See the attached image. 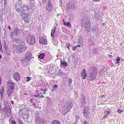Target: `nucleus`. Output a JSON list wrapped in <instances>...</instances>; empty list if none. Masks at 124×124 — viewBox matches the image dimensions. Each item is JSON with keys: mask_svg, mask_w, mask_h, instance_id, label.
Segmentation results:
<instances>
[{"mask_svg": "<svg viewBox=\"0 0 124 124\" xmlns=\"http://www.w3.org/2000/svg\"><path fill=\"white\" fill-rule=\"evenodd\" d=\"M15 42V43L14 44L13 48L15 51L17 53H21L26 50L27 47L22 42L21 39L19 38L16 39Z\"/></svg>", "mask_w": 124, "mask_h": 124, "instance_id": "obj_1", "label": "nucleus"}, {"mask_svg": "<svg viewBox=\"0 0 124 124\" xmlns=\"http://www.w3.org/2000/svg\"><path fill=\"white\" fill-rule=\"evenodd\" d=\"M96 67L95 66H92L90 68V70L91 72V74L90 75L89 78H90V80H94L95 78L96 73Z\"/></svg>", "mask_w": 124, "mask_h": 124, "instance_id": "obj_2", "label": "nucleus"}, {"mask_svg": "<svg viewBox=\"0 0 124 124\" xmlns=\"http://www.w3.org/2000/svg\"><path fill=\"white\" fill-rule=\"evenodd\" d=\"M27 41L30 45H34L35 42V37L33 35H29L27 38Z\"/></svg>", "mask_w": 124, "mask_h": 124, "instance_id": "obj_3", "label": "nucleus"}, {"mask_svg": "<svg viewBox=\"0 0 124 124\" xmlns=\"http://www.w3.org/2000/svg\"><path fill=\"white\" fill-rule=\"evenodd\" d=\"M67 9L68 10L71 9H74L75 8V3L73 1H70L67 5Z\"/></svg>", "mask_w": 124, "mask_h": 124, "instance_id": "obj_4", "label": "nucleus"}, {"mask_svg": "<svg viewBox=\"0 0 124 124\" xmlns=\"http://www.w3.org/2000/svg\"><path fill=\"white\" fill-rule=\"evenodd\" d=\"M16 10L19 11L21 9L22 5V1L21 0H18L16 4Z\"/></svg>", "mask_w": 124, "mask_h": 124, "instance_id": "obj_5", "label": "nucleus"}, {"mask_svg": "<svg viewBox=\"0 0 124 124\" xmlns=\"http://www.w3.org/2000/svg\"><path fill=\"white\" fill-rule=\"evenodd\" d=\"M32 54L31 52L30 51H28L26 53L25 56V60H26L28 61L31 59Z\"/></svg>", "mask_w": 124, "mask_h": 124, "instance_id": "obj_6", "label": "nucleus"}, {"mask_svg": "<svg viewBox=\"0 0 124 124\" xmlns=\"http://www.w3.org/2000/svg\"><path fill=\"white\" fill-rule=\"evenodd\" d=\"M39 42L40 43L44 45H46L47 44L46 39L43 37L41 36L39 37Z\"/></svg>", "mask_w": 124, "mask_h": 124, "instance_id": "obj_7", "label": "nucleus"}, {"mask_svg": "<svg viewBox=\"0 0 124 124\" xmlns=\"http://www.w3.org/2000/svg\"><path fill=\"white\" fill-rule=\"evenodd\" d=\"M7 85L8 88L13 89H14L15 88L14 84L13 82H12V80H9L8 82Z\"/></svg>", "mask_w": 124, "mask_h": 124, "instance_id": "obj_8", "label": "nucleus"}, {"mask_svg": "<svg viewBox=\"0 0 124 124\" xmlns=\"http://www.w3.org/2000/svg\"><path fill=\"white\" fill-rule=\"evenodd\" d=\"M13 77L14 79L17 81H18L20 79V77L19 73L16 72L13 75Z\"/></svg>", "mask_w": 124, "mask_h": 124, "instance_id": "obj_9", "label": "nucleus"}, {"mask_svg": "<svg viewBox=\"0 0 124 124\" xmlns=\"http://www.w3.org/2000/svg\"><path fill=\"white\" fill-rule=\"evenodd\" d=\"M29 15V11H21V16L23 17H25Z\"/></svg>", "mask_w": 124, "mask_h": 124, "instance_id": "obj_10", "label": "nucleus"}, {"mask_svg": "<svg viewBox=\"0 0 124 124\" xmlns=\"http://www.w3.org/2000/svg\"><path fill=\"white\" fill-rule=\"evenodd\" d=\"M7 93L8 95V96H9L13 91L14 89L7 88Z\"/></svg>", "mask_w": 124, "mask_h": 124, "instance_id": "obj_11", "label": "nucleus"}, {"mask_svg": "<svg viewBox=\"0 0 124 124\" xmlns=\"http://www.w3.org/2000/svg\"><path fill=\"white\" fill-rule=\"evenodd\" d=\"M23 20L26 23H28L30 21V19L29 17V15L25 17H23Z\"/></svg>", "mask_w": 124, "mask_h": 124, "instance_id": "obj_12", "label": "nucleus"}, {"mask_svg": "<svg viewBox=\"0 0 124 124\" xmlns=\"http://www.w3.org/2000/svg\"><path fill=\"white\" fill-rule=\"evenodd\" d=\"M83 72H82L81 76L83 77V79H85V77H86L87 76L86 72L85 70V69H83Z\"/></svg>", "mask_w": 124, "mask_h": 124, "instance_id": "obj_13", "label": "nucleus"}, {"mask_svg": "<svg viewBox=\"0 0 124 124\" xmlns=\"http://www.w3.org/2000/svg\"><path fill=\"white\" fill-rule=\"evenodd\" d=\"M22 9H23L22 11H29L28 7L27 5H23L22 7Z\"/></svg>", "mask_w": 124, "mask_h": 124, "instance_id": "obj_14", "label": "nucleus"}, {"mask_svg": "<svg viewBox=\"0 0 124 124\" xmlns=\"http://www.w3.org/2000/svg\"><path fill=\"white\" fill-rule=\"evenodd\" d=\"M83 114L84 115H86L87 114L89 111V109L88 107H85L83 110Z\"/></svg>", "mask_w": 124, "mask_h": 124, "instance_id": "obj_15", "label": "nucleus"}, {"mask_svg": "<svg viewBox=\"0 0 124 124\" xmlns=\"http://www.w3.org/2000/svg\"><path fill=\"white\" fill-rule=\"evenodd\" d=\"M4 88L3 86H2L0 89V94L1 97L3 96V95L4 94Z\"/></svg>", "mask_w": 124, "mask_h": 124, "instance_id": "obj_16", "label": "nucleus"}, {"mask_svg": "<svg viewBox=\"0 0 124 124\" xmlns=\"http://www.w3.org/2000/svg\"><path fill=\"white\" fill-rule=\"evenodd\" d=\"M72 107V105L70 103H68L67 104V108L68 112L70 111V109Z\"/></svg>", "mask_w": 124, "mask_h": 124, "instance_id": "obj_17", "label": "nucleus"}, {"mask_svg": "<svg viewBox=\"0 0 124 124\" xmlns=\"http://www.w3.org/2000/svg\"><path fill=\"white\" fill-rule=\"evenodd\" d=\"M56 27H55L54 29H53L52 30L51 36L53 38H54V34L55 31H56Z\"/></svg>", "mask_w": 124, "mask_h": 124, "instance_id": "obj_18", "label": "nucleus"}, {"mask_svg": "<svg viewBox=\"0 0 124 124\" xmlns=\"http://www.w3.org/2000/svg\"><path fill=\"white\" fill-rule=\"evenodd\" d=\"M51 124H60V122L58 120H55L52 122Z\"/></svg>", "mask_w": 124, "mask_h": 124, "instance_id": "obj_19", "label": "nucleus"}, {"mask_svg": "<svg viewBox=\"0 0 124 124\" xmlns=\"http://www.w3.org/2000/svg\"><path fill=\"white\" fill-rule=\"evenodd\" d=\"M61 65L63 66H67L68 65V64L66 62H62V60L61 61Z\"/></svg>", "mask_w": 124, "mask_h": 124, "instance_id": "obj_20", "label": "nucleus"}, {"mask_svg": "<svg viewBox=\"0 0 124 124\" xmlns=\"http://www.w3.org/2000/svg\"><path fill=\"white\" fill-rule=\"evenodd\" d=\"M45 56V54L42 53L39 56V57L40 59H43L44 58Z\"/></svg>", "mask_w": 124, "mask_h": 124, "instance_id": "obj_21", "label": "nucleus"}, {"mask_svg": "<svg viewBox=\"0 0 124 124\" xmlns=\"http://www.w3.org/2000/svg\"><path fill=\"white\" fill-rule=\"evenodd\" d=\"M52 7L53 6H48L46 9L48 11L50 12L52 10Z\"/></svg>", "mask_w": 124, "mask_h": 124, "instance_id": "obj_22", "label": "nucleus"}, {"mask_svg": "<svg viewBox=\"0 0 124 124\" xmlns=\"http://www.w3.org/2000/svg\"><path fill=\"white\" fill-rule=\"evenodd\" d=\"M22 116L24 119H27L29 117V115L26 114H24Z\"/></svg>", "mask_w": 124, "mask_h": 124, "instance_id": "obj_23", "label": "nucleus"}, {"mask_svg": "<svg viewBox=\"0 0 124 124\" xmlns=\"http://www.w3.org/2000/svg\"><path fill=\"white\" fill-rule=\"evenodd\" d=\"M64 24L65 25H66L67 26H69V27H71V25L70 24V22H68L67 23H66L65 22H64Z\"/></svg>", "mask_w": 124, "mask_h": 124, "instance_id": "obj_24", "label": "nucleus"}, {"mask_svg": "<svg viewBox=\"0 0 124 124\" xmlns=\"http://www.w3.org/2000/svg\"><path fill=\"white\" fill-rule=\"evenodd\" d=\"M30 101L31 102V103H32V104L34 106L36 105L34 103V102L35 101V100L34 99H31Z\"/></svg>", "mask_w": 124, "mask_h": 124, "instance_id": "obj_25", "label": "nucleus"}, {"mask_svg": "<svg viewBox=\"0 0 124 124\" xmlns=\"http://www.w3.org/2000/svg\"><path fill=\"white\" fill-rule=\"evenodd\" d=\"M17 121L19 124H23L21 119L18 118L17 119Z\"/></svg>", "mask_w": 124, "mask_h": 124, "instance_id": "obj_26", "label": "nucleus"}, {"mask_svg": "<svg viewBox=\"0 0 124 124\" xmlns=\"http://www.w3.org/2000/svg\"><path fill=\"white\" fill-rule=\"evenodd\" d=\"M72 82V80L70 78L69 79V81H68V82L69 83V85L70 86L71 85V84Z\"/></svg>", "mask_w": 124, "mask_h": 124, "instance_id": "obj_27", "label": "nucleus"}, {"mask_svg": "<svg viewBox=\"0 0 124 124\" xmlns=\"http://www.w3.org/2000/svg\"><path fill=\"white\" fill-rule=\"evenodd\" d=\"M14 32L16 34L17 33L18 31V28H15L14 30Z\"/></svg>", "mask_w": 124, "mask_h": 124, "instance_id": "obj_28", "label": "nucleus"}, {"mask_svg": "<svg viewBox=\"0 0 124 124\" xmlns=\"http://www.w3.org/2000/svg\"><path fill=\"white\" fill-rule=\"evenodd\" d=\"M58 85H55L54 86H53V89L52 90V91H54V88L56 89L58 87Z\"/></svg>", "mask_w": 124, "mask_h": 124, "instance_id": "obj_29", "label": "nucleus"}, {"mask_svg": "<svg viewBox=\"0 0 124 124\" xmlns=\"http://www.w3.org/2000/svg\"><path fill=\"white\" fill-rule=\"evenodd\" d=\"M117 111L119 114H120L123 112V110H121L119 109L117 110Z\"/></svg>", "mask_w": 124, "mask_h": 124, "instance_id": "obj_30", "label": "nucleus"}, {"mask_svg": "<svg viewBox=\"0 0 124 124\" xmlns=\"http://www.w3.org/2000/svg\"><path fill=\"white\" fill-rule=\"evenodd\" d=\"M104 112H107V115H108L110 114L111 112V111L110 110H107V111L106 110Z\"/></svg>", "mask_w": 124, "mask_h": 124, "instance_id": "obj_31", "label": "nucleus"}, {"mask_svg": "<svg viewBox=\"0 0 124 124\" xmlns=\"http://www.w3.org/2000/svg\"><path fill=\"white\" fill-rule=\"evenodd\" d=\"M26 79H27L26 80V81L27 82H29L30 80L31 79V78L30 77H26Z\"/></svg>", "mask_w": 124, "mask_h": 124, "instance_id": "obj_32", "label": "nucleus"}, {"mask_svg": "<svg viewBox=\"0 0 124 124\" xmlns=\"http://www.w3.org/2000/svg\"><path fill=\"white\" fill-rule=\"evenodd\" d=\"M62 74V70L61 69H60L58 72V74L60 75H61Z\"/></svg>", "mask_w": 124, "mask_h": 124, "instance_id": "obj_33", "label": "nucleus"}, {"mask_svg": "<svg viewBox=\"0 0 124 124\" xmlns=\"http://www.w3.org/2000/svg\"><path fill=\"white\" fill-rule=\"evenodd\" d=\"M40 91L42 90L43 91L46 92L47 91V89L46 88H45L44 89H42V88H41L40 89Z\"/></svg>", "mask_w": 124, "mask_h": 124, "instance_id": "obj_34", "label": "nucleus"}, {"mask_svg": "<svg viewBox=\"0 0 124 124\" xmlns=\"http://www.w3.org/2000/svg\"><path fill=\"white\" fill-rule=\"evenodd\" d=\"M11 124H16V123L15 121L11 120Z\"/></svg>", "mask_w": 124, "mask_h": 124, "instance_id": "obj_35", "label": "nucleus"}, {"mask_svg": "<svg viewBox=\"0 0 124 124\" xmlns=\"http://www.w3.org/2000/svg\"><path fill=\"white\" fill-rule=\"evenodd\" d=\"M77 46H75L72 49L74 51H75L76 49L77 48Z\"/></svg>", "mask_w": 124, "mask_h": 124, "instance_id": "obj_36", "label": "nucleus"}, {"mask_svg": "<svg viewBox=\"0 0 124 124\" xmlns=\"http://www.w3.org/2000/svg\"><path fill=\"white\" fill-rule=\"evenodd\" d=\"M116 61H119L120 60V57L119 56H118L117 57V59L116 60Z\"/></svg>", "mask_w": 124, "mask_h": 124, "instance_id": "obj_37", "label": "nucleus"}, {"mask_svg": "<svg viewBox=\"0 0 124 124\" xmlns=\"http://www.w3.org/2000/svg\"><path fill=\"white\" fill-rule=\"evenodd\" d=\"M105 97V95H101V96L100 97L101 99H102L104 98Z\"/></svg>", "mask_w": 124, "mask_h": 124, "instance_id": "obj_38", "label": "nucleus"}, {"mask_svg": "<svg viewBox=\"0 0 124 124\" xmlns=\"http://www.w3.org/2000/svg\"><path fill=\"white\" fill-rule=\"evenodd\" d=\"M48 6H52V4L51 2L50 1H49L48 2Z\"/></svg>", "mask_w": 124, "mask_h": 124, "instance_id": "obj_39", "label": "nucleus"}, {"mask_svg": "<svg viewBox=\"0 0 124 124\" xmlns=\"http://www.w3.org/2000/svg\"><path fill=\"white\" fill-rule=\"evenodd\" d=\"M2 45L1 42L0 41V50L2 49Z\"/></svg>", "mask_w": 124, "mask_h": 124, "instance_id": "obj_40", "label": "nucleus"}, {"mask_svg": "<svg viewBox=\"0 0 124 124\" xmlns=\"http://www.w3.org/2000/svg\"><path fill=\"white\" fill-rule=\"evenodd\" d=\"M100 0H93V1L94 2H98Z\"/></svg>", "mask_w": 124, "mask_h": 124, "instance_id": "obj_41", "label": "nucleus"}, {"mask_svg": "<svg viewBox=\"0 0 124 124\" xmlns=\"http://www.w3.org/2000/svg\"><path fill=\"white\" fill-rule=\"evenodd\" d=\"M71 46V44L70 43H68V44L67 45V46L70 47Z\"/></svg>", "mask_w": 124, "mask_h": 124, "instance_id": "obj_42", "label": "nucleus"}, {"mask_svg": "<svg viewBox=\"0 0 124 124\" xmlns=\"http://www.w3.org/2000/svg\"><path fill=\"white\" fill-rule=\"evenodd\" d=\"M40 95V94L39 95H36L35 94L34 95V96L35 97H38V96H39Z\"/></svg>", "mask_w": 124, "mask_h": 124, "instance_id": "obj_43", "label": "nucleus"}, {"mask_svg": "<svg viewBox=\"0 0 124 124\" xmlns=\"http://www.w3.org/2000/svg\"><path fill=\"white\" fill-rule=\"evenodd\" d=\"M39 97L40 98L42 97L44 98V96L42 95L39 96Z\"/></svg>", "mask_w": 124, "mask_h": 124, "instance_id": "obj_44", "label": "nucleus"}, {"mask_svg": "<svg viewBox=\"0 0 124 124\" xmlns=\"http://www.w3.org/2000/svg\"><path fill=\"white\" fill-rule=\"evenodd\" d=\"M1 78L0 77V84H1Z\"/></svg>", "mask_w": 124, "mask_h": 124, "instance_id": "obj_45", "label": "nucleus"}, {"mask_svg": "<svg viewBox=\"0 0 124 124\" xmlns=\"http://www.w3.org/2000/svg\"><path fill=\"white\" fill-rule=\"evenodd\" d=\"M8 29L9 30H10L11 29V27L10 26H9L8 27Z\"/></svg>", "mask_w": 124, "mask_h": 124, "instance_id": "obj_46", "label": "nucleus"}, {"mask_svg": "<svg viewBox=\"0 0 124 124\" xmlns=\"http://www.w3.org/2000/svg\"><path fill=\"white\" fill-rule=\"evenodd\" d=\"M107 116H108V115H107L106 116H103V117H104L106 118V117Z\"/></svg>", "mask_w": 124, "mask_h": 124, "instance_id": "obj_47", "label": "nucleus"}, {"mask_svg": "<svg viewBox=\"0 0 124 124\" xmlns=\"http://www.w3.org/2000/svg\"><path fill=\"white\" fill-rule=\"evenodd\" d=\"M12 103V104H13L14 102L13 101H10Z\"/></svg>", "mask_w": 124, "mask_h": 124, "instance_id": "obj_48", "label": "nucleus"}, {"mask_svg": "<svg viewBox=\"0 0 124 124\" xmlns=\"http://www.w3.org/2000/svg\"><path fill=\"white\" fill-rule=\"evenodd\" d=\"M108 56L109 57H112V55H108Z\"/></svg>", "mask_w": 124, "mask_h": 124, "instance_id": "obj_49", "label": "nucleus"}, {"mask_svg": "<svg viewBox=\"0 0 124 124\" xmlns=\"http://www.w3.org/2000/svg\"><path fill=\"white\" fill-rule=\"evenodd\" d=\"M2 58V56L1 55H0V59Z\"/></svg>", "mask_w": 124, "mask_h": 124, "instance_id": "obj_50", "label": "nucleus"}, {"mask_svg": "<svg viewBox=\"0 0 124 124\" xmlns=\"http://www.w3.org/2000/svg\"><path fill=\"white\" fill-rule=\"evenodd\" d=\"M78 46V47H81V46H80V45H78V46Z\"/></svg>", "mask_w": 124, "mask_h": 124, "instance_id": "obj_51", "label": "nucleus"}, {"mask_svg": "<svg viewBox=\"0 0 124 124\" xmlns=\"http://www.w3.org/2000/svg\"><path fill=\"white\" fill-rule=\"evenodd\" d=\"M24 94L25 95H27V94L26 93V92H24Z\"/></svg>", "mask_w": 124, "mask_h": 124, "instance_id": "obj_52", "label": "nucleus"}, {"mask_svg": "<svg viewBox=\"0 0 124 124\" xmlns=\"http://www.w3.org/2000/svg\"><path fill=\"white\" fill-rule=\"evenodd\" d=\"M84 123L83 124H86V122H84Z\"/></svg>", "mask_w": 124, "mask_h": 124, "instance_id": "obj_53", "label": "nucleus"}, {"mask_svg": "<svg viewBox=\"0 0 124 124\" xmlns=\"http://www.w3.org/2000/svg\"><path fill=\"white\" fill-rule=\"evenodd\" d=\"M68 47V49H70V47H69V46H67Z\"/></svg>", "mask_w": 124, "mask_h": 124, "instance_id": "obj_54", "label": "nucleus"}, {"mask_svg": "<svg viewBox=\"0 0 124 124\" xmlns=\"http://www.w3.org/2000/svg\"><path fill=\"white\" fill-rule=\"evenodd\" d=\"M119 63V61H117L116 62V63Z\"/></svg>", "mask_w": 124, "mask_h": 124, "instance_id": "obj_55", "label": "nucleus"}, {"mask_svg": "<svg viewBox=\"0 0 124 124\" xmlns=\"http://www.w3.org/2000/svg\"><path fill=\"white\" fill-rule=\"evenodd\" d=\"M43 93L44 94H46V93L45 92H43Z\"/></svg>", "mask_w": 124, "mask_h": 124, "instance_id": "obj_56", "label": "nucleus"}, {"mask_svg": "<svg viewBox=\"0 0 124 124\" xmlns=\"http://www.w3.org/2000/svg\"><path fill=\"white\" fill-rule=\"evenodd\" d=\"M11 118V119L12 118V119H13V118H12V117H11V118H10V119H9V121H10V119Z\"/></svg>", "mask_w": 124, "mask_h": 124, "instance_id": "obj_57", "label": "nucleus"}, {"mask_svg": "<svg viewBox=\"0 0 124 124\" xmlns=\"http://www.w3.org/2000/svg\"><path fill=\"white\" fill-rule=\"evenodd\" d=\"M63 23H64V22H64V19H63Z\"/></svg>", "mask_w": 124, "mask_h": 124, "instance_id": "obj_58", "label": "nucleus"}, {"mask_svg": "<svg viewBox=\"0 0 124 124\" xmlns=\"http://www.w3.org/2000/svg\"><path fill=\"white\" fill-rule=\"evenodd\" d=\"M85 98H84V100H85Z\"/></svg>", "mask_w": 124, "mask_h": 124, "instance_id": "obj_59", "label": "nucleus"}, {"mask_svg": "<svg viewBox=\"0 0 124 124\" xmlns=\"http://www.w3.org/2000/svg\"><path fill=\"white\" fill-rule=\"evenodd\" d=\"M45 0L46 1V0Z\"/></svg>", "mask_w": 124, "mask_h": 124, "instance_id": "obj_60", "label": "nucleus"}]
</instances>
